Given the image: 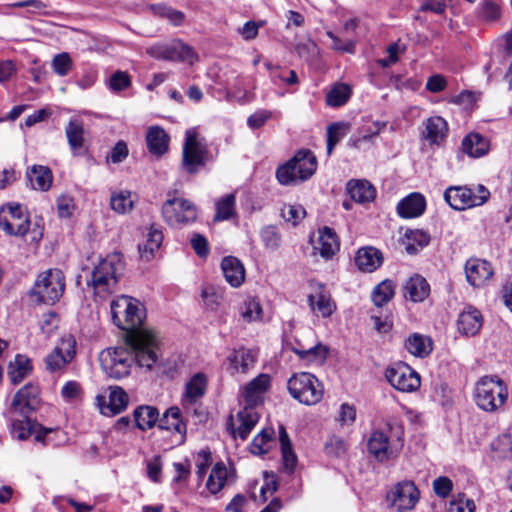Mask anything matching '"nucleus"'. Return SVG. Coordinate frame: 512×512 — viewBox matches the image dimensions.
I'll return each mask as SVG.
<instances>
[{
    "label": "nucleus",
    "mask_w": 512,
    "mask_h": 512,
    "mask_svg": "<svg viewBox=\"0 0 512 512\" xmlns=\"http://www.w3.org/2000/svg\"><path fill=\"white\" fill-rule=\"evenodd\" d=\"M124 270V261L120 253H111L93 268L88 285L95 295L106 298L115 292L120 276Z\"/></svg>",
    "instance_id": "obj_2"
},
{
    "label": "nucleus",
    "mask_w": 512,
    "mask_h": 512,
    "mask_svg": "<svg viewBox=\"0 0 512 512\" xmlns=\"http://www.w3.org/2000/svg\"><path fill=\"white\" fill-rule=\"evenodd\" d=\"M207 383V376L204 373L194 374L185 385V391L181 398L182 406L188 408L196 404L205 395Z\"/></svg>",
    "instance_id": "obj_21"
},
{
    "label": "nucleus",
    "mask_w": 512,
    "mask_h": 512,
    "mask_svg": "<svg viewBox=\"0 0 512 512\" xmlns=\"http://www.w3.org/2000/svg\"><path fill=\"white\" fill-rule=\"evenodd\" d=\"M476 506L472 499L464 493L453 495L446 512H475Z\"/></svg>",
    "instance_id": "obj_54"
},
{
    "label": "nucleus",
    "mask_w": 512,
    "mask_h": 512,
    "mask_svg": "<svg viewBox=\"0 0 512 512\" xmlns=\"http://www.w3.org/2000/svg\"><path fill=\"white\" fill-rule=\"evenodd\" d=\"M52 67L59 76H66L72 68V60L68 53L57 54L52 61Z\"/></svg>",
    "instance_id": "obj_60"
},
{
    "label": "nucleus",
    "mask_w": 512,
    "mask_h": 512,
    "mask_svg": "<svg viewBox=\"0 0 512 512\" xmlns=\"http://www.w3.org/2000/svg\"><path fill=\"white\" fill-rule=\"evenodd\" d=\"M325 453L331 457H340L347 452L348 444L339 436H331L325 443Z\"/></svg>",
    "instance_id": "obj_56"
},
{
    "label": "nucleus",
    "mask_w": 512,
    "mask_h": 512,
    "mask_svg": "<svg viewBox=\"0 0 512 512\" xmlns=\"http://www.w3.org/2000/svg\"><path fill=\"white\" fill-rule=\"evenodd\" d=\"M430 293V286L420 275L410 277L404 285V296L413 302L424 301Z\"/></svg>",
    "instance_id": "obj_31"
},
{
    "label": "nucleus",
    "mask_w": 512,
    "mask_h": 512,
    "mask_svg": "<svg viewBox=\"0 0 512 512\" xmlns=\"http://www.w3.org/2000/svg\"><path fill=\"white\" fill-rule=\"evenodd\" d=\"M405 250L408 254H415L419 248L429 244L430 236L423 230H410L405 233Z\"/></svg>",
    "instance_id": "obj_45"
},
{
    "label": "nucleus",
    "mask_w": 512,
    "mask_h": 512,
    "mask_svg": "<svg viewBox=\"0 0 512 512\" xmlns=\"http://www.w3.org/2000/svg\"><path fill=\"white\" fill-rule=\"evenodd\" d=\"M59 326V317L54 312L44 314L41 320L40 329L41 332L46 336L50 337Z\"/></svg>",
    "instance_id": "obj_62"
},
{
    "label": "nucleus",
    "mask_w": 512,
    "mask_h": 512,
    "mask_svg": "<svg viewBox=\"0 0 512 512\" xmlns=\"http://www.w3.org/2000/svg\"><path fill=\"white\" fill-rule=\"evenodd\" d=\"M151 9L155 15L167 19L174 26L181 25L185 19L183 12L164 4L152 5Z\"/></svg>",
    "instance_id": "obj_51"
},
{
    "label": "nucleus",
    "mask_w": 512,
    "mask_h": 512,
    "mask_svg": "<svg viewBox=\"0 0 512 512\" xmlns=\"http://www.w3.org/2000/svg\"><path fill=\"white\" fill-rule=\"evenodd\" d=\"M291 349L298 355L299 359L308 364L316 365L323 364L329 352L328 347L321 343L308 346L298 340H296V344Z\"/></svg>",
    "instance_id": "obj_24"
},
{
    "label": "nucleus",
    "mask_w": 512,
    "mask_h": 512,
    "mask_svg": "<svg viewBox=\"0 0 512 512\" xmlns=\"http://www.w3.org/2000/svg\"><path fill=\"white\" fill-rule=\"evenodd\" d=\"M288 390L294 399L305 405L317 404L324 394L322 383L307 372L294 374L288 380Z\"/></svg>",
    "instance_id": "obj_6"
},
{
    "label": "nucleus",
    "mask_w": 512,
    "mask_h": 512,
    "mask_svg": "<svg viewBox=\"0 0 512 512\" xmlns=\"http://www.w3.org/2000/svg\"><path fill=\"white\" fill-rule=\"evenodd\" d=\"M271 378L268 374H259L248 382L244 388L243 399L245 406L255 409L256 406L263 403L264 395L269 390Z\"/></svg>",
    "instance_id": "obj_18"
},
{
    "label": "nucleus",
    "mask_w": 512,
    "mask_h": 512,
    "mask_svg": "<svg viewBox=\"0 0 512 512\" xmlns=\"http://www.w3.org/2000/svg\"><path fill=\"white\" fill-rule=\"evenodd\" d=\"M262 313V308L260 306V303L256 301L255 299H249L244 303L243 310L241 312V315L243 319H245L248 322L257 320L260 318Z\"/></svg>",
    "instance_id": "obj_63"
},
{
    "label": "nucleus",
    "mask_w": 512,
    "mask_h": 512,
    "mask_svg": "<svg viewBox=\"0 0 512 512\" xmlns=\"http://www.w3.org/2000/svg\"><path fill=\"white\" fill-rule=\"evenodd\" d=\"M22 419H12L11 422V434L18 440H26L32 434L35 435V440L48 444L50 439L49 434L55 433L56 431L51 428H44L35 421H32L28 415H21Z\"/></svg>",
    "instance_id": "obj_15"
},
{
    "label": "nucleus",
    "mask_w": 512,
    "mask_h": 512,
    "mask_svg": "<svg viewBox=\"0 0 512 512\" xmlns=\"http://www.w3.org/2000/svg\"><path fill=\"white\" fill-rule=\"evenodd\" d=\"M308 304L312 312L323 318L330 317L336 310V303L323 283L311 281Z\"/></svg>",
    "instance_id": "obj_14"
},
{
    "label": "nucleus",
    "mask_w": 512,
    "mask_h": 512,
    "mask_svg": "<svg viewBox=\"0 0 512 512\" xmlns=\"http://www.w3.org/2000/svg\"><path fill=\"white\" fill-rule=\"evenodd\" d=\"M383 262L382 253L374 247L360 248L355 257V264L363 272H373Z\"/></svg>",
    "instance_id": "obj_30"
},
{
    "label": "nucleus",
    "mask_w": 512,
    "mask_h": 512,
    "mask_svg": "<svg viewBox=\"0 0 512 512\" xmlns=\"http://www.w3.org/2000/svg\"><path fill=\"white\" fill-rule=\"evenodd\" d=\"M394 293L395 285L393 281L384 280L374 288L372 300L376 306L381 307L393 298Z\"/></svg>",
    "instance_id": "obj_49"
},
{
    "label": "nucleus",
    "mask_w": 512,
    "mask_h": 512,
    "mask_svg": "<svg viewBox=\"0 0 512 512\" xmlns=\"http://www.w3.org/2000/svg\"><path fill=\"white\" fill-rule=\"evenodd\" d=\"M279 443L284 470L291 474L297 465V456L292 448V443L284 426H279Z\"/></svg>",
    "instance_id": "obj_34"
},
{
    "label": "nucleus",
    "mask_w": 512,
    "mask_h": 512,
    "mask_svg": "<svg viewBox=\"0 0 512 512\" xmlns=\"http://www.w3.org/2000/svg\"><path fill=\"white\" fill-rule=\"evenodd\" d=\"M162 214L168 225L181 228L196 221L197 208L187 199L173 198L163 204Z\"/></svg>",
    "instance_id": "obj_9"
},
{
    "label": "nucleus",
    "mask_w": 512,
    "mask_h": 512,
    "mask_svg": "<svg viewBox=\"0 0 512 512\" xmlns=\"http://www.w3.org/2000/svg\"><path fill=\"white\" fill-rule=\"evenodd\" d=\"M158 427L163 430L174 431L182 436L186 433V424L181 418V411L178 407H171L166 410L158 420Z\"/></svg>",
    "instance_id": "obj_37"
},
{
    "label": "nucleus",
    "mask_w": 512,
    "mask_h": 512,
    "mask_svg": "<svg viewBox=\"0 0 512 512\" xmlns=\"http://www.w3.org/2000/svg\"><path fill=\"white\" fill-rule=\"evenodd\" d=\"M131 85V78L127 72L116 71L109 79V88L114 92H120Z\"/></svg>",
    "instance_id": "obj_59"
},
{
    "label": "nucleus",
    "mask_w": 512,
    "mask_h": 512,
    "mask_svg": "<svg viewBox=\"0 0 512 512\" xmlns=\"http://www.w3.org/2000/svg\"><path fill=\"white\" fill-rule=\"evenodd\" d=\"M236 197L234 194H227L221 197L215 204V221L228 220L235 215Z\"/></svg>",
    "instance_id": "obj_47"
},
{
    "label": "nucleus",
    "mask_w": 512,
    "mask_h": 512,
    "mask_svg": "<svg viewBox=\"0 0 512 512\" xmlns=\"http://www.w3.org/2000/svg\"><path fill=\"white\" fill-rule=\"evenodd\" d=\"M159 420V412L152 406H140L134 410V421L141 430L152 428Z\"/></svg>",
    "instance_id": "obj_42"
},
{
    "label": "nucleus",
    "mask_w": 512,
    "mask_h": 512,
    "mask_svg": "<svg viewBox=\"0 0 512 512\" xmlns=\"http://www.w3.org/2000/svg\"><path fill=\"white\" fill-rule=\"evenodd\" d=\"M349 131V124L344 122H336L327 128V154L331 155L337 143L345 137Z\"/></svg>",
    "instance_id": "obj_50"
},
{
    "label": "nucleus",
    "mask_w": 512,
    "mask_h": 512,
    "mask_svg": "<svg viewBox=\"0 0 512 512\" xmlns=\"http://www.w3.org/2000/svg\"><path fill=\"white\" fill-rule=\"evenodd\" d=\"M314 250L325 258L330 259L339 250V242L336 233L329 227H324L319 231L318 244Z\"/></svg>",
    "instance_id": "obj_32"
},
{
    "label": "nucleus",
    "mask_w": 512,
    "mask_h": 512,
    "mask_svg": "<svg viewBox=\"0 0 512 512\" xmlns=\"http://www.w3.org/2000/svg\"><path fill=\"white\" fill-rule=\"evenodd\" d=\"M163 234L161 230L150 227L149 232L147 234V239L144 243L139 244L138 250L140 257L146 261H149L153 258L155 251H157L162 243Z\"/></svg>",
    "instance_id": "obj_39"
},
{
    "label": "nucleus",
    "mask_w": 512,
    "mask_h": 512,
    "mask_svg": "<svg viewBox=\"0 0 512 512\" xmlns=\"http://www.w3.org/2000/svg\"><path fill=\"white\" fill-rule=\"evenodd\" d=\"M228 471L224 463L218 462L212 468L206 487L212 493L220 492L226 485Z\"/></svg>",
    "instance_id": "obj_44"
},
{
    "label": "nucleus",
    "mask_w": 512,
    "mask_h": 512,
    "mask_svg": "<svg viewBox=\"0 0 512 512\" xmlns=\"http://www.w3.org/2000/svg\"><path fill=\"white\" fill-rule=\"evenodd\" d=\"M316 168L317 160L314 154L308 149H302L277 169L276 177L282 185H295L309 179Z\"/></svg>",
    "instance_id": "obj_3"
},
{
    "label": "nucleus",
    "mask_w": 512,
    "mask_h": 512,
    "mask_svg": "<svg viewBox=\"0 0 512 512\" xmlns=\"http://www.w3.org/2000/svg\"><path fill=\"white\" fill-rule=\"evenodd\" d=\"M146 143L151 154L161 156L168 150L169 136L163 128L153 126L148 129Z\"/></svg>",
    "instance_id": "obj_33"
},
{
    "label": "nucleus",
    "mask_w": 512,
    "mask_h": 512,
    "mask_svg": "<svg viewBox=\"0 0 512 512\" xmlns=\"http://www.w3.org/2000/svg\"><path fill=\"white\" fill-rule=\"evenodd\" d=\"M507 396V387L497 376H484L476 383L474 399L483 411L495 412L505 404Z\"/></svg>",
    "instance_id": "obj_4"
},
{
    "label": "nucleus",
    "mask_w": 512,
    "mask_h": 512,
    "mask_svg": "<svg viewBox=\"0 0 512 512\" xmlns=\"http://www.w3.org/2000/svg\"><path fill=\"white\" fill-rule=\"evenodd\" d=\"M132 351L125 347H115L103 350L99 355L102 370L111 378L121 379L130 374L133 363L136 361V350L130 344Z\"/></svg>",
    "instance_id": "obj_5"
},
{
    "label": "nucleus",
    "mask_w": 512,
    "mask_h": 512,
    "mask_svg": "<svg viewBox=\"0 0 512 512\" xmlns=\"http://www.w3.org/2000/svg\"><path fill=\"white\" fill-rule=\"evenodd\" d=\"M448 133V124L440 116H432L426 120L424 139L431 145L440 146L446 139Z\"/></svg>",
    "instance_id": "obj_27"
},
{
    "label": "nucleus",
    "mask_w": 512,
    "mask_h": 512,
    "mask_svg": "<svg viewBox=\"0 0 512 512\" xmlns=\"http://www.w3.org/2000/svg\"><path fill=\"white\" fill-rule=\"evenodd\" d=\"M490 149L489 140L479 133H469L461 143V150L472 158H479L488 153Z\"/></svg>",
    "instance_id": "obj_29"
},
{
    "label": "nucleus",
    "mask_w": 512,
    "mask_h": 512,
    "mask_svg": "<svg viewBox=\"0 0 512 512\" xmlns=\"http://www.w3.org/2000/svg\"><path fill=\"white\" fill-rule=\"evenodd\" d=\"M426 209L425 197L418 192H413L400 200L396 210L398 215L404 219H411L421 216Z\"/></svg>",
    "instance_id": "obj_23"
},
{
    "label": "nucleus",
    "mask_w": 512,
    "mask_h": 512,
    "mask_svg": "<svg viewBox=\"0 0 512 512\" xmlns=\"http://www.w3.org/2000/svg\"><path fill=\"white\" fill-rule=\"evenodd\" d=\"M208 150L206 145L197 137V133L190 129L186 131L182 151V167L189 174L197 173L205 166Z\"/></svg>",
    "instance_id": "obj_8"
},
{
    "label": "nucleus",
    "mask_w": 512,
    "mask_h": 512,
    "mask_svg": "<svg viewBox=\"0 0 512 512\" xmlns=\"http://www.w3.org/2000/svg\"><path fill=\"white\" fill-rule=\"evenodd\" d=\"M501 16L499 5L493 1L486 0L481 4L480 17L485 21H496Z\"/></svg>",
    "instance_id": "obj_61"
},
{
    "label": "nucleus",
    "mask_w": 512,
    "mask_h": 512,
    "mask_svg": "<svg viewBox=\"0 0 512 512\" xmlns=\"http://www.w3.org/2000/svg\"><path fill=\"white\" fill-rule=\"evenodd\" d=\"M258 358V353L255 349L246 348L241 346L232 349L227 358V370L231 375L247 374L254 368Z\"/></svg>",
    "instance_id": "obj_16"
},
{
    "label": "nucleus",
    "mask_w": 512,
    "mask_h": 512,
    "mask_svg": "<svg viewBox=\"0 0 512 512\" xmlns=\"http://www.w3.org/2000/svg\"><path fill=\"white\" fill-rule=\"evenodd\" d=\"M110 206L115 212L119 214H125L131 211L133 208L131 193L129 191L113 193L110 198Z\"/></svg>",
    "instance_id": "obj_53"
},
{
    "label": "nucleus",
    "mask_w": 512,
    "mask_h": 512,
    "mask_svg": "<svg viewBox=\"0 0 512 512\" xmlns=\"http://www.w3.org/2000/svg\"><path fill=\"white\" fill-rule=\"evenodd\" d=\"M405 348L412 355L424 358L432 351V341L422 334L413 333L406 339Z\"/></svg>",
    "instance_id": "obj_38"
},
{
    "label": "nucleus",
    "mask_w": 512,
    "mask_h": 512,
    "mask_svg": "<svg viewBox=\"0 0 512 512\" xmlns=\"http://www.w3.org/2000/svg\"><path fill=\"white\" fill-rule=\"evenodd\" d=\"M261 240L266 249L276 251L281 246V235L276 226H265L260 232Z\"/></svg>",
    "instance_id": "obj_55"
},
{
    "label": "nucleus",
    "mask_w": 512,
    "mask_h": 512,
    "mask_svg": "<svg viewBox=\"0 0 512 512\" xmlns=\"http://www.w3.org/2000/svg\"><path fill=\"white\" fill-rule=\"evenodd\" d=\"M385 378L393 388L400 392H414L421 384L420 375L402 362L388 367L385 371Z\"/></svg>",
    "instance_id": "obj_12"
},
{
    "label": "nucleus",
    "mask_w": 512,
    "mask_h": 512,
    "mask_svg": "<svg viewBox=\"0 0 512 512\" xmlns=\"http://www.w3.org/2000/svg\"><path fill=\"white\" fill-rule=\"evenodd\" d=\"M466 194L470 209L484 205L490 198V191L482 184L472 187L466 186Z\"/></svg>",
    "instance_id": "obj_52"
},
{
    "label": "nucleus",
    "mask_w": 512,
    "mask_h": 512,
    "mask_svg": "<svg viewBox=\"0 0 512 512\" xmlns=\"http://www.w3.org/2000/svg\"><path fill=\"white\" fill-rule=\"evenodd\" d=\"M114 324L127 331V339L136 350V361L150 370L160 357V340L151 329L142 328L146 318L144 305L135 298L121 295L111 302Z\"/></svg>",
    "instance_id": "obj_1"
},
{
    "label": "nucleus",
    "mask_w": 512,
    "mask_h": 512,
    "mask_svg": "<svg viewBox=\"0 0 512 512\" xmlns=\"http://www.w3.org/2000/svg\"><path fill=\"white\" fill-rule=\"evenodd\" d=\"M368 452L379 462L389 460L393 452L389 445V436L382 430L371 432L367 442Z\"/></svg>",
    "instance_id": "obj_25"
},
{
    "label": "nucleus",
    "mask_w": 512,
    "mask_h": 512,
    "mask_svg": "<svg viewBox=\"0 0 512 512\" xmlns=\"http://www.w3.org/2000/svg\"><path fill=\"white\" fill-rule=\"evenodd\" d=\"M40 390L33 384H27L21 388L14 396L12 401V409L19 415H28L34 411L39 403Z\"/></svg>",
    "instance_id": "obj_19"
},
{
    "label": "nucleus",
    "mask_w": 512,
    "mask_h": 512,
    "mask_svg": "<svg viewBox=\"0 0 512 512\" xmlns=\"http://www.w3.org/2000/svg\"><path fill=\"white\" fill-rule=\"evenodd\" d=\"M351 96V89L347 84H336L326 95V104L331 107L344 105Z\"/></svg>",
    "instance_id": "obj_48"
},
{
    "label": "nucleus",
    "mask_w": 512,
    "mask_h": 512,
    "mask_svg": "<svg viewBox=\"0 0 512 512\" xmlns=\"http://www.w3.org/2000/svg\"><path fill=\"white\" fill-rule=\"evenodd\" d=\"M244 85V79L238 77L235 81V83L229 88L227 92V96L229 98H232L240 103H247L250 102L252 99V94L242 89L241 87Z\"/></svg>",
    "instance_id": "obj_57"
},
{
    "label": "nucleus",
    "mask_w": 512,
    "mask_h": 512,
    "mask_svg": "<svg viewBox=\"0 0 512 512\" xmlns=\"http://www.w3.org/2000/svg\"><path fill=\"white\" fill-rule=\"evenodd\" d=\"M100 412L104 415H116L121 413L128 404V395L120 387H110L108 403L104 396H97Z\"/></svg>",
    "instance_id": "obj_22"
},
{
    "label": "nucleus",
    "mask_w": 512,
    "mask_h": 512,
    "mask_svg": "<svg viewBox=\"0 0 512 512\" xmlns=\"http://www.w3.org/2000/svg\"><path fill=\"white\" fill-rule=\"evenodd\" d=\"M466 279L473 287L484 286L493 276L489 262L477 258L468 259L465 264Z\"/></svg>",
    "instance_id": "obj_20"
},
{
    "label": "nucleus",
    "mask_w": 512,
    "mask_h": 512,
    "mask_svg": "<svg viewBox=\"0 0 512 512\" xmlns=\"http://www.w3.org/2000/svg\"><path fill=\"white\" fill-rule=\"evenodd\" d=\"M444 198L451 208L455 210H466L470 209L466 186H451L448 187L444 192Z\"/></svg>",
    "instance_id": "obj_41"
},
{
    "label": "nucleus",
    "mask_w": 512,
    "mask_h": 512,
    "mask_svg": "<svg viewBox=\"0 0 512 512\" xmlns=\"http://www.w3.org/2000/svg\"><path fill=\"white\" fill-rule=\"evenodd\" d=\"M483 318L476 308H465L458 317L457 328L459 333L465 336L476 335L482 327Z\"/></svg>",
    "instance_id": "obj_26"
},
{
    "label": "nucleus",
    "mask_w": 512,
    "mask_h": 512,
    "mask_svg": "<svg viewBox=\"0 0 512 512\" xmlns=\"http://www.w3.org/2000/svg\"><path fill=\"white\" fill-rule=\"evenodd\" d=\"M31 365L27 357L16 355L8 367V376L13 384H19L30 373Z\"/></svg>",
    "instance_id": "obj_43"
},
{
    "label": "nucleus",
    "mask_w": 512,
    "mask_h": 512,
    "mask_svg": "<svg viewBox=\"0 0 512 512\" xmlns=\"http://www.w3.org/2000/svg\"><path fill=\"white\" fill-rule=\"evenodd\" d=\"M420 492L414 482L401 481L393 486L387 493V501L390 506L398 510H411L419 501Z\"/></svg>",
    "instance_id": "obj_13"
},
{
    "label": "nucleus",
    "mask_w": 512,
    "mask_h": 512,
    "mask_svg": "<svg viewBox=\"0 0 512 512\" xmlns=\"http://www.w3.org/2000/svg\"><path fill=\"white\" fill-rule=\"evenodd\" d=\"M274 431L272 429H263L254 437L250 444V451L255 455L266 454L274 444Z\"/></svg>",
    "instance_id": "obj_46"
},
{
    "label": "nucleus",
    "mask_w": 512,
    "mask_h": 512,
    "mask_svg": "<svg viewBox=\"0 0 512 512\" xmlns=\"http://www.w3.org/2000/svg\"><path fill=\"white\" fill-rule=\"evenodd\" d=\"M65 289L64 275L59 269H49L39 274L32 294L45 304H54L58 301Z\"/></svg>",
    "instance_id": "obj_7"
},
{
    "label": "nucleus",
    "mask_w": 512,
    "mask_h": 512,
    "mask_svg": "<svg viewBox=\"0 0 512 512\" xmlns=\"http://www.w3.org/2000/svg\"><path fill=\"white\" fill-rule=\"evenodd\" d=\"M29 223L25 209L20 204L10 202L0 208V227L6 234L24 236Z\"/></svg>",
    "instance_id": "obj_11"
},
{
    "label": "nucleus",
    "mask_w": 512,
    "mask_h": 512,
    "mask_svg": "<svg viewBox=\"0 0 512 512\" xmlns=\"http://www.w3.org/2000/svg\"><path fill=\"white\" fill-rule=\"evenodd\" d=\"M83 123L77 119H71L65 127V135L70 149L74 155H80L84 145Z\"/></svg>",
    "instance_id": "obj_36"
},
{
    "label": "nucleus",
    "mask_w": 512,
    "mask_h": 512,
    "mask_svg": "<svg viewBox=\"0 0 512 512\" xmlns=\"http://www.w3.org/2000/svg\"><path fill=\"white\" fill-rule=\"evenodd\" d=\"M71 361L68 360L63 354H61L57 349H53L51 353L46 356L45 363L46 368L51 371H59L64 368Z\"/></svg>",
    "instance_id": "obj_58"
},
{
    "label": "nucleus",
    "mask_w": 512,
    "mask_h": 512,
    "mask_svg": "<svg viewBox=\"0 0 512 512\" xmlns=\"http://www.w3.org/2000/svg\"><path fill=\"white\" fill-rule=\"evenodd\" d=\"M356 420V408L354 405L343 403L340 406L339 414L336 421L342 426L352 425Z\"/></svg>",
    "instance_id": "obj_64"
},
{
    "label": "nucleus",
    "mask_w": 512,
    "mask_h": 512,
    "mask_svg": "<svg viewBox=\"0 0 512 512\" xmlns=\"http://www.w3.org/2000/svg\"><path fill=\"white\" fill-rule=\"evenodd\" d=\"M221 269L225 280L232 287H239L245 280V268L243 263L234 256H226L222 259Z\"/></svg>",
    "instance_id": "obj_28"
},
{
    "label": "nucleus",
    "mask_w": 512,
    "mask_h": 512,
    "mask_svg": "<svg viewBox=\"0 0 512 512\" xmlns=\"http://www.w3.org/2000/svg\"><path fill=\"white\" fill-rule=\"evenodd\" d=\"M347 192L358 203L370 202L376 195L375 188L367 180H350L347 183Z\"/></svg>",
    "instance_id": "obj_35"
},
{
    "label": "nucleus",
    "mask_w": 512,
    "mask_h": 512,
    "mask_svg": "<svg viewBox=\"0 0 512 512\" xmlns=\"http://www.w3.org/2000/svg\"><path fill=\"white\" fill-rule=\"evenodd\" d=\"M27 175L34 189L47 191L51 187L52 172L46 166H33Z\"/></svg>",
    "instance_id": "obj_40"
},
{
    "label": "nucleus",
    "mask_w": 512,
    "mask_h": 512,
    "mask_svg": "<svg viewBox=\"0 0 512 512\" xmlns=\"http://www.w3.org/2000/svg\"><path fill=\"white\" fill-rule=\"evenodd\" d=\"M146 53L160 60L178 61L193 63L196 60V54L191 46L178 39L168 42H158L146 49Z\"/></svg>",
    "instance_id": "obj_10"
},
{
    "label": "nucleus",
    "mask_w": 512,
    "mask_h": 512,
    "mask_svg": "<svg viewBox=\"0 0 512 512\" xmlns=\"http://www.w3.org/2000/svg\"><path fill=\"white\" fill-rule=\"evenodd\" d=\"M259 420V414L251 407H244L237 414L236 421L231 416L227 421V430L233 438L246 440Z\"/></svg>",
    "instance_id": "obj_17"
}]
</instances>
